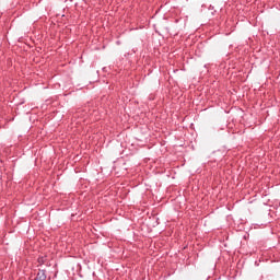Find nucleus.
<instances>
[{"label":"nucleus","instance_id":"1","mask_svg":"<svg viewBox=\"0 0 280 280\" xmlns=\"http://www.w3.org/2000/svg\"><path fill=\"white\" fill-rule=\"evenodd\" d=\"M37 278H38L39 280H45V279H47V275H45V270L39 271V272L37 273Z\"/></svg>","mask_w":280,"mask_h":280}]
</instances>
